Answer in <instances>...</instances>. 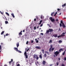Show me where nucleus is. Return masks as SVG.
<instances>
[{
    "label": "nucleus",
    "instance_id": "f257e3e1",
    "mask_svg": "<svg viewBox=\"0 0 66 66\" xmlns=\"http://www.w3.org/2000/svg\"><path fill=\"white\" fill-rule=\"evenodd\" d=\"M65 32H63L62 33V34H61V35L59 36H57V38H59V37H64V36H65Z\"/></svg>",
    "mask_w": 66,
    "mask_h": 66
},
{
    "label": "nucleus",
    "instance_id": "f03ea898",
    "mask_svg": "<svg viewBox=\"0 0 66 66\" xmlns=\"http://www.w3.org/2000/svg\"><path fill=\"white\" fill-rule=\"evenodd\" d=\"M60 23H61L62 24V26L63 28H66V26H65V24H64V23H63V21H61Z\"/></svg>",
    "mask_w": 66,
    "mask_h": 66
},
{
    "label": "nucleus",
    "instance_id": "7ed1b4c3",
    "mask_svg": "<svg viewBox=\"0 0 66 66\" xmlns=\"http://www.w3.org/2000/svg\"><path fill=\"white\" fill-rule=\"evenodd\" d=\"M50 19L52 22H53L55 21V20L54 19L52 18V17L50 18Z\"/></svg>",
    "mask_w": 66,
    "mask_h": 66
},
{
    "label": "nucleus",
    "instance_id": "20e7f679",
    "mask_svg": "<svg viewBox=\"0 0 66 66\" xmlns=\"http://www.w3.org/2000/svg\"><path fill=\"white\" fill-rule=\"evenodd\" d=\"M59 53H60L59 52L56 51L54 53V54L56 56H57Z\"/></svg>",
    "mask_w": 66,
    "mask_h": 66
},
{
    "label": "nucleus",
    "instance_id": "39448f33",
    "mask_svg": "<svg viewBox=\"0 0 66 66\" xmlns=\"http://www.w3.org/2000/svg\"><path fill=\"white\" fill-rule=\"evenodd\" d=\"M24 56L26 57V59H28V55L27 54V52L26 51L24 53Z\"/></svg>",
    "mask_w": 66,
    "mask_h": 66
},
{
    "label": "nucleus",
    "instance_id": "423d86ee",
    "mask_svg": "<svg viewBox=\"0 0 66 66\" xmlns=\"http://www.w3.org/2000/svg\"><path fill=\"white\" fill-rule=\"evenodd\" d=\"M36 49H40V47L39 46H37L35 47Z\"/></svg>",
    "mask_w": 66,
    "mask_h": 66
},
{
    "label": "nucleus",
    "instance_id": "0eeeda50",
    "mask_svg": "<svg viewBox=\"0 0 66 66\" xmlns=\"http://www.w3.org/2000/svg\"><path fill=\"white\" fill-rule=\"evenodd\" d=\"M48 30H49L50 32H53V29H49Z\"/></svg>",
    "mask_w": 66,
    "mask_h": 66
},
{
    "label": "nucleus",
    "instance_id": "6e6552de",
    "mask_svg": "<svg viewBox=\"0 0 66 66\" xmlns=\"http://www.w3.org/2000/svg\"><path fill=\"white\" fill-rule=\"evenodd\" d=\"M63 51V49H60L59 50V53H60L61 52V51Z\"/></svg>",
    "mask_w": 66,
    "mask_h": 66
},
{
    "label": "nucleus",
    "instance_id": "1a4fd4ad",
    "mask_svg": "<svg viewBox=\"0 0 66 66\" xmlns=\"http://www.w3.org/2000/svg\"><path fill=\"white\" fill-rule=\"evenodd\" d=\"M14 49L17 52H18V48L16 47H14Z\"/></svg>",
    "mask_w": 66,
    "mask_h": 66
},
{
    "label": "nucleus",
    "instance_id": "9d476101",
    "mask_svg": "<svg viewBox=\"0 0 66 66\" xmlns=\"http://www.w3.org/2000/svg\"><path fill=\"white\" fill-rule=\"evenodd\" d=\"M37 55H36L35 54L34 55V56H33V57L34 58V59H35V58H36V57L37 56Z\"/></svg>",
    "mask_w": 66,
    "mask_h": 66
},
{
    "label": "nucleus",
    "instance_id": "9b49d317",
    "mask_svg": "<svg viewBox=\"0 0 66 66\" xmlns=\"http://www.w3.org/2000/svg\"><path fill=\"white\" fill-rule=\"evenodd\" d=\"M53 36H54V37H55L56 38V37H57V34H56L54 35H53Z\"/></svg>",
    "mask_w": 66,
    "mask_h": 66
},
{
    "label": "nucleus",
    "instance_id": "f8f14e48",
    "mask_svg": "<svg viewBox=\"0 0 66 66\" xmlns=\"http://www.w3.org/2000/svg\"><path fill=\"white\" fill-rule=\"evenodd\" d=\"M44 65H45V64H46V61H43V62L42 63Z\"/></svg>",
    "mask_w": 66,
    "mask_h": 66
},
{
    "label": "nucleus",
    "instance_id": "ddd939ff",
    "mask_svg": "<svg viewBox=\"0 0 66 66\" xmlns=\"http://www.w3.org/2000/svg\"><path fill=\"white\" fill-rule=\"evenodd\" d=\"M19 46V42H18L16 43V46L17 48H18V47Z\"/></svg>",
    "mask_w": 66,
    "mask_h": 66
},
{
    "label": "nucleus",
    "instance_id": "4468645a",
    "mask_svg": "<svg viewBox=\"0 0 66 66\" xmlns=\"http://www.w3.org/2000/svg\"><path fill=\"white\" fill-rule=\"evenodd\" d=\"M35 59H36L37 60H38V59H39V57H38V55L36 57Z\"/></svg>",
    "mask_w": 66,
    "mask_h": 66
},
{
    "label": "nucleus",
    "instance_id": "2eb2a0df",
    "mask_svg": "<svg viewBox=\"0 0 66 66\" xmlns=\"http://www.w3.org/2000/svg\"><path fill=\"white\" fill-rule=\"evenodd\" d=\"M65 6H66V3H65L64 5H62V6L63 7H64Z\"/></svg>",
    "mask_w": 66,
    "mask_h": 66
},
{
    "label": "nucleus",
    "instance_id": "dca6fc26",
    "mask_svg": "<svg viewBox=\"0 0 66 66\" xmlns=\"http://www.w3.org/2000/svg\"><path fill=\"white\" fill-rule=\"evenodd\" d=\"M11 15L13 17V18H15V16H14V13H11Z\"/></svg>",
    "mask_w": 66,
    "mask_h": 66
},
{
    "label": "nucleus",
    "instance_id": "f3484780",
    "mask_svg": "<svg viewBox=\"0 0 66 66\" xmlns=\"http://www.w3.org/2000/svg\"><path fill=\"white\" fill-rule=\"evenodd\" d=\"M27 48H26L25 49V51H27V52H28V51L29 50H30V48H29L27 50Z\"/></svg>",
    "mask_w": 66,
    "mask_h": 66
},
{
    "label": "nucleus",
    "instance_id": "a211bd4d",
    "mask_svg": "<svg viewBox=\"0 0 66 66\" xmlns=\"http://www.w3.org/2000/svg\"><path fill=\"white\" fill-rule=\"evenodd\" d=\"M39 58H40V59H42L43 58V57H42V55H39Z\"/></svg>",
    "mask_w": 66,
    "mask_h": 66
},
{
    "label": "nucleus",
    "instance_id": "6ab92c4d",
    "mask_svg": "<svg viewBox=\"0 0 66 66\" xmlns=\"http://www.w3.org/2000/svg\"><path fill=\"white\" fill-rule=\"evenodd\" d=\"M43 56L45 57H46L47 56V55H46V54H44Z\"/></svg>",
    "mask_w": 66,
    "mask_h": 66
},
{
    "label": "nucleus",
    "instance_id": "aec40b11",
    "mask_svg": "<svg viewBox=\"0 0 66 66\" xmlns=\"http://www.w3.org/2000/svg\"><path fill=\"white\" fill-rule=\"evenodd\" d=\"M49 30H47L46 31V34H48L49 33Z\"/></svg>",
    "mask_w": 66,
    "mask_h": 66
},
{
    "label": "nucleus",
    "instance_id": "412c9836",
    "mask_svg": "<svg viewBox=\"0 0 66 66\" xmlns=\"http://www.w3.org/2000/svg\"><path fill=\"white\" fill-rule=\"evenodd\" d=\"M52 42V41L51 40H50L49 42V43H50V44H51Z\"/></svg>",
    "mask_w": 66,
    "mask_h": 66
},
{
    "label": "nucleus",
    "instance_id": "4be33fe9",
    "mask_svg": "<svg viewBox=\"0 0 66 66\" xmlns=\"http://www.w3.org/2000/svg\"><path fill=\"white\" fill-rule=\"evenodd\" d=\"M42 20H41L40 21V22L39 24H41V23H42Z\"/></svg>",
    "mask_w": 66,
    "mask_h": 66
},
{
    "label": "nucleus",
    "instance_id": "5701e85b",
    "mask_svg": "<svg viewBox=\"0 0 66 66\" xmlns=\"http://www.w3.org/2000/svg\"><path fill=\"white\" fill-rule=\"evenodd\" d=\"M56 64L57 65V66H58L59 65V62H57L56 63Z\"/></svg>",
    "mask_w": 66,
    "mask_h": 66
},
{
    "label": "nucleus",
    "instance_id": "b1692460",
    "mask_svg": "<svg viewBox=\"0 0 66 66\" xmlns=\"http://www.w3.org/2000/svg\"><path fill=\"white\" fill-rule=\"evenodd\" d=\"M65 51H64V52L62 53V54L63 55H65Z\"/></svg>",
    "mask_w": 66,
    "mask_h": 66
},
{
    "label": "nucleus",
    "instance_id": "393cba45",
    "mask_svg": "<svg viewBox=\"0 0 66 66\" xmlns=\"http://www.w3.org/2000/svg\"><path fill=\"white\" fill-rule=\"evenodd\" d=\"M62 41L61 40H59V43H62Z\"/></svg>",
    "mask_w": 66,
    "mask_h": 66
},
{
    "label": "nucleus",
    "instance_id": "a878e982",
    "mask_svg": "<svg viewBox=\"0 0 66 66\" xmlns=\"http://www.w3.org/2000/svg\"><path fill=\"white\" fill-rule=\"evenodd\" d=\"M8 16H9V13H8L7 12H6L5 13Z\"/></svg>",
    "mask_w": 66,
    "mask_h": 66
},
{
    "label": "nucleus",
    "instance_id": "bb28decb",
    "mask_svg": "<svg viewBox=\"0 0 66 66\" xmlns=\"http://www.w3.org/2000/svg\"><path fill=\"white\" fill-rule=\"evenodd\" d=\"M4 33V31H3L1 33V35H2V34H3Z\"/></svg>",
    "mask_w": 66,
    "mask_h": 66
},
{
    "label": "nucleus",
    "instance_id": "cd10ccee",
    "mask_svg": "<svg viewBox=\"0 0 66 66\" xmlns=\"http://www.w3.org/2000/svg\"><path fill=\"white\" fill-rule=\"evenodd\" d=\"M42 52L43 54H44V50H43L42 51Z\"/></svg>",
    "mask_w": 66,
    "mask_h": 66
},
{
    "label": "nucleus",
    "instance_id": "c85d7f7f",
    "mask_svg": "<svg viewBox=\"0 0 66 66\" xmlns=\"http://www.w3.org/2000/svg\"><path fill=\"white\" fill-rule=\"evenodd\" d=\"M54 12H53V13H52L51 14V16H53V14H54Z\"/></svg>",
    "mask_w": 66,
    "mask_h": 66
},
{
    "label": "nucleus",
    "instance_id": "c756f323",
    "mask_svg": "<svg viewBox=\"0 0 66 66\" xmlns=\"http://www.w3.org/2000/svg\"><path fill=\"white\" fill-rule=\"evenodd\" d=\"M62 26V24L61 23H60V27H61Z\"/></svg>",
    "mask_w": 66,
    "mask_h": 66
},
{
    "label": "nucleus",
    "instance_id": "7c9ffc66",
    "mask_svg": "<svg viewBox=\"0 0 66 66\" xmlns=\"http://www.w3.org/2000/svg\"><path fill=\"white\" fill-rule=\"evenodd\" d=\"M10 34H6V36H8V35H10Z\"/></svg>",
    "mask_w": 66,
    "mask_h": 66
},
{
    "label": "nucleus",
    "instance_id": "2f4dec72",
    "mask_svg": "<svg viewBox=\"0 0 66 66\" xmlns=\"http://www.w3.org/2000/svg\"><path fill=\"white\" fill-rule=\"evenodd\" d=\"M51 48H50L49 50V51L50 52H51Z\"/></svg>",
    "mask_w": 66,
    "mask_h": 66
},
{
    "label": "nucleus",
    "instance_id": "473e14b6",
    "mask_svg": "<svg viewBox=\"0 0 66 66\" xmlns=\"http://www.w3.org/2000/svg\"><path fill=\"white\" fill-rule=\"evenodd\" d=\"M18 51V52H19V53H21L22 52L21 51L19 50Z\"/></svg>",
    "mask_w": 66,
    "mask_h": 66
},
{
    "label": "nucleus",
    "instance_id": "72a5a7b5",
    "mask_svg": "<svg viewBox=\"0 0 66 66\" xmlns=\"http://www.w3.org/2000/svg\"><path fill=\"white\" fill-rule=\"evenodd\" d=\"M54 48H52V51H53L54 50Z\"/></svg>",
    "mask_w": 66,
    "mask_h": 66
},
{
    "label": "nucleus",
    "instance_id": "f704fd0d",
    "mask_svg": "<svg viewBox=\"0 0 66 66\" xmlns=\"http://www.w3.org/2000/svg\"><path fill=\"white\" fill-rule=\"evenodd\" d=\"M5 23L6 24L7 23H9L7 21H5Z\"/></svg>",
    "mask_w": 66,
    "mask_h": 66
},
{
    "label": "nucleus",
    "instance_id": "c9c22d12",
    "mask_svg": "<svg viewBox=\"0 0 66 66\" xmlns=\"http://www.w3.org/2000/svg\"><path fill=\"white\" fill-rule=\"evenodd\" d=\"M50 47H50V48H51H51H52V45H51Z\"/></svg>",
    "mask_w": 66,
    "mask_h": 66
},
{
    "label": "nucleus",
    "instance_id": "e433bc0d",
    "mask_svg": "<svg viewBox=\"0 0 66 66\" xmlns=\"http://www.w3.org/2000/svg\"><path fill=\"white\" fill-rule=\"evenodd\" d=\"M2 48L1 47V45H0V49L1 50Z\"/></svg>",
    "mask_w": 66,
    "mask_h": 66
},
{
    "label": "nucleus",
    "instance_id": "4c0bfd02",
    "mask_svg": "<svg viewBox=\"0 0 66 66\" xmlns=\"http://www.w3.org/2000/svg\"><path fill=\"white\" fill-rule=\"evenodd\" d=\"M29 43V41H27L26 43V44H27V45L28 44V43Z\"/></svg>",
    "mask_w": 66,
    "mask_h": 66
},
{
    "label": "nucleus",
    "instance_id": "58836bf2",
    "mask_svg": "<svg viewBox=\"0 0 66 66\" xmlns=\"http://www.w3.org/2000/svg\"><path fill=\"white\" fill-rule=\"evenodd\" d=\"M61 66H65V64H62Z\"/></svg>",
    "mask_w": 66,
    "mask_h": 66
},
{
    "label": "nucleus",
    "instance_id": "ea45409f",
    "mask_svg": "<svg viewBox=\"0 0 66 66\" xmlns=\"http://www.w3.org/2000/svg\"><path fill=\"white\" fill-rule=\"evenodd\" d=\"M20 66V64H18L16 65V66Z\"/></svg>",
    "mask_w": 66,
    "mask_h": 66
},
{
    "label": "nucleus",
    "instance_id": "a19ab883",
    "mask_svg": "<svg viewBox=\"0 0 66 66\" xmlns=\"http://www.w3.org/2000/svg\"><path fill=\"white\" fill-rule=\"evenodd\" d=\"M19 35H22V33H21V32H20L19 33Z\"/></svg>",
    "mask_w": 66,
    "mask_h": 66
},
{
    "label": "nucleus",
    "instance_id": "79ce46f5",
    "mask_svg": "<svg viewBox=\"0 0 66 66\" xmlns=\"http://www.w3.org/2000/svg\"><path fill=\"white\" fill-rule=\"evenodd\" d=\"M33 40H32L31 41V43H33Z\"/></svg>",
    "mask_w": 66,
    "mask_h": 66
},
{
    "label": "nucleus",
    "instance_id": "37998d69",
    "mask_svg": "<svg viewBox=\"0 0 66 66\" xmlns=\"http://www.w3.org/2000/svg\"><path fill=\"white\" fill-rule=\"evenodd\" d=\"M64 61H66V57H64Z\"/></svg>",
    "mask_w": 66,
    "mask_h": 66
},
{
    "label": "nucleus",
    "instance_id": "c03bdc74",
    "mask_svg": "<svg viewBox=\"0 0 66 66\" xmlns=\"http://www.w3.org/2000/svg\"><path fill=\"white\" fill-rule=\"evenodd\" d=\"M41 35H44V34L43 33H41Z\"/></svg>",
    "mask_w": 66,
    "mask_h": 66
},
{
    "label": "nucleus",
    "instance_id": "a18cd8bd",
    "mask_svg": "<svg viewBox=\"0 0 66 66\" xmlns=\"http://www.w3.org/2000/svg\"><path fill=\"white\" fill-rule=\"evenodd\" d=\"M36 43H38V40H37L36 41Z\"/></svg>",
    "mask_w": 66,
    "mask_h": 66
},
{
    "label": "nucleus",
    "instance_id": "49530a36",
    "mask_svg": "<svg viewBox=\"0 0 66 66\" xmlns=\"http://www.w3.org/2000/svg\"><path fill=\"white\" fill-rule=\"evenodd\" d=\"M1 46H2V45H3V43H1Z\"/></svg>",
    "mask_w": 66,
    "mask_h": 66
},
{
    "label": "nucleus",
    "instance_id": "de8ad7c7",
    "mask_svg": "<svg viewBox=\"0 0 66 66\" xmlns=\"http://www.w3.org/2000/svg\"><path fill=\"white\" fill-rule=\"evenodd\" d=\"M56 21H58V19H56V20H55Z\"/></svg>",
    "mask_w": 66,
    "mask_h": 66
},
{
    "label": "nucleus",
    "instance_id": "09e8293b",
    "mask_svg": "<svg viewBox=\"0 0 66 66\" xmlns=\"http://www.w3.org/2000/svg\"><path fill=\"white\" fill-rule=\"evenodd\" d=\"M11 62H13V59H11Z\"/></svg>",
    "mask_w": 66,
    "mask_h": 66
},
{
    "label": "nucleus",
    "instance_id": "8fccbe9b",
    "mask_svg": "<svg viewBox=\"0 0 66 66\" xmlns=\"http://www.w3.org/2000/svg\"><path fill=\"white\" fill-rule=\"evenodd\" d=\"M34 30H35L36 29V27H34Z\"/></svg>",
    "mask_w": 66,
    "mask_h": 66
},
{
    "label": "nucleus",
    "instance_id": "3c124183",
    "mask_svg": "<svg viewBox=\"0 0 66 66\" xmlns=\"http://www.w3.org/2000/svg\"><path fill=\"white\" fill-rule=\"evenodd\" d=\"M5 20H7V19H6V18L5 16Z\"/></svg>",
    "mask_w": 66,
    "mask_h": 66
},
{
    "label": "nucleus",
    "instance_id": "603ef678",
    "mask_svg": "<svg viewBox=\"0 0 66 66\" xmlns=\"http://www.w3.org/2000/svg\"><path fill=\"white\" fill-rule=\"evenodd\" d=\"M52 65H53V64H50V66H52Z\"/></svg>",
    "mask_w": 66,
    "mask_h": 66
},
{
    "label": "nucleus",
    "instance_id": "864d4df0",
    "mask_svg": "<svg viewBox=\"0 0 66 66\" xmlns=\"http://www.w3.org/2000/svg\"><path fill=\"white\" fill-rule=\"evenodd\" d=\"M57 10L58 11H60V9H57Z\"/></svg>",
    "mask_w": 66,
    "mask_h": 66
},
{
    "label": "nucleus",
    "instance_id": "5fc2aeb1",
    "mask_svg": "<svg viewBox=\"0 0 66 66\" xmlns=\"http://www.w3.org/2000/svg\"><path fill=\"white\" fill-rule=\"evenodd\" d=\"M0 13L1 14H2V15H3V13H2L1 11H0Z\"/></svg>",
    "mask_w": 66,
    "mask_h": 66
},
{
    "label": "nucleus",
    "instance_id": "6e6d98bb",
    "mask_svg": "<svg viewBox=\"0 0 66 66\" xmlns=\"http://www.w3.org/2000/svg\"><path fill=\"white\" fill-rule=\"evenodd\" d=\"M11 62H12L11 61L9 62V64H11Z\"/></svg>",
    "mask_w": 66,
    "mask_h": 66
},
{
    "label": "nucleus",
    "instance_id": "4d7b16f0",
    "mask_svg": "<svg viewBox=\"0 0 66 66\" xmlns=\"http://www.w3.org/2000/svg\"><path fill=\"white\" fill-rule=\"evenodd\" d=\"M41 19H43V16H41L40 17Z\"/></svg>",
    "mask_w": 66,
    "mask_h": 66
},
{
    "label": "nucleus",
    "instance_id": "13d9d810",
    "mask_svg": "<svg viewBox=\"0 0 66 66\" xmlns=\"http://www.w3.org/2000/svg\"><path fill=\"white\" fill-rule=\"evenodd\" d=\"M36 21V19H34V21Z\"/></svg>",
    "mask_w": 66,
    "mask_h": 66
},
{
    "label": "nucleus",
    "instance_id": "bf43d9fd",
    "mask_svg": "<svg viewBox=\"0 0 66 66\" xmlns=\"http://www.w3.org/2000/svg\"><path fill=\"white\" fill-rule=\"evenodd\" d=\"M4 66H7V65L6 64H5L4 65Z\"/></svg>",
    "mask_w": 66,
    "mask_h": 66
},
{
    "label": "nucleus",
    "instance_id": "052dcab7",
    "mask_svg": "<svg viewBox=\"0 0 66 66\" xmlns=\"http://www.w3.org/2000/svg\"><path fill=\"white\" fill-rule=\"evenodd\" d=\"M43 26V24H42L40 27H41Z\"/></svg>",
    "mask_w": 66,
    "mask_h": 66
},
{
    "label": "nucleus",
    "instance_id": "680f3d73",
    "mask_svg": "<svg viewBox=\"0 0 66 66\" xmlns=\"http://www.w3.org/2000/svg\"><path fill=\"white\" fill-rule=\"evenodd\" d=\"M61 14H62V13H60V14H59V15H61Z\"/></svg>",
    "mask_w": 66,
    "mask_h": 66
},
{
    "label": "nucleus",
    "instance_id": "e2e57ef3",
    "mask_svg": "<svg viewBox=\"0 0 66 66\" xmlns=\"http://www.w3.org/2000/svg\"><path fill=\"white\" fill-rule=\"evenodd\" d=\"M36 19H38V17H36Z\"/></svg>",
    "mask_w": 66,
    "mask_h": 66
},
{
    "label": "nucleus",
    "instance_id": "0e129e2a",
    "mask_svg": "<svg viewBox=\"0 0 66 66\" xmlns=\"http://www.w3.org/2000/svg\"><path fill=\"white\" fill-rule=\"evenodd\" d=\"M23 32H25V30H23Z\"/></svg>",
    "mask_w": 66,
    "mask_h": 66
},
{
    "label": "nucleus",
    "instance_id": "69168bd1",
    "mask_svg": "<svg viewBox=\"0 0 66 66\" xmlns=\"http://www.w3.org/2000/svg\"><path fill=\"white\" fill-rule=\"evenodd\" d=\"M55 15H56V14L55 13L54 15V16H55Z\"/></svg>",
    "mask_w": 66,
    "mask_h": 66
},
{
    "label": "nucleus",
    "instance_id": "338daca9",
    "mask_svg": "<svg viewBox=\"0 0 66 66\" xmlns=\"http://www.w3.org/2000/svg\"><path fill=\"white\" fill-rule=\"evenodd\" d=\"M60 59H61L60 58L58 59L59 60H60Z\"/></svg>",
    "mask_w": 66,
    "mask_h": 66
},
{
    "label": "nucleus",
    "instance_id": "774afa93",
    "mask_svg": "<svg viewBox=\"0 0 66 66\" xmlns=\"http://www.w3.org/2000/svg\"><path fill=\"white\" fill-rule=\"evenodd\" d=\"M37 64H38V61H37Z\"/></svg>",
    "mask_w": 66,
    "mask_h": 66
}]
</instances>
